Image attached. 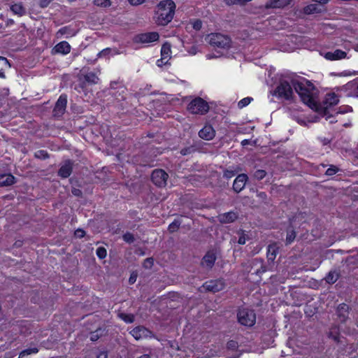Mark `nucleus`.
<instances>
[{
  "label": "nucleus",
  "instance_id": "1",
  "mask_svg": "<svg viewBox=\"0 0 358 358\" xmlns=\"http://www.w3.org/2000/svg\"><path fill=\"white\" fill-rule=\"evenodd\" d=\"M293 87L305 104L313 110H317L315 100L316 90L313 83L305 78H296L295 82L293 83Z\"/></svg>",
  "mask_w": 358,
  "mask_h": 358
},
{
  "label": "nucleus",
  "instance_id": "2",
  "mask_svg": "<svg viewBox=\"0 0 358 358\" xmlns=\"http://www.w3.org/2000/svg\"><path fill=\"white\" fill-rule=\"evenodd\" d=\"M175 10L176 4L173 1H161L155 8L153 20L157 24L165 26L173 20Z\"/></svg>",
  "mask_w": 358,
  "mask_h": 358
},
{
  "label": "nucleus",
  "instance_id": "3",
  "mask_svg": "<svg viewBox=\"0 0 358 358\" xmlns=\"http://www.w3.org/2000/svg\"><path fill=\"white\" fill-rule=\"evenodd\" d=\"M296 78L294 76H285L280 80L273 94L278 99L291 100L294 95L292 86Z\"/></svg>",
  "mask_w": 358,
  "mask_h": 358
},
{
  "label": "nucleus",
  "instance_id": "4",
  "mask_svg": "<svg viewBox=\"0 0 358 358\" xmlns=\"http://www.w3.org/2000/svg\"><path fill=\"white\" fill-rule=\"evenodd\" d=\"M206 41L212 46L227 50L231 47V41L229 37L220 33H212L206 37Z\"/></svg>",
  "mask_w": 358,
  "mask_h": 358
},
{
  "label": "nucleus",
  "instance_id": "5",
  "mask_svg": "<svg viewBox=\"0 0 358 358\" xmlns=\"http://www.w3.org/2000/svg\"><path fill=\"white\" fill-rule=\"evenodd\" d=\"M209 110V106L203 99L197 97L192 100L187 106V110L192 114L203 115Z\"/></svg>",
  "mask_w": 358,
  "mask_h": 358
},
{
  "label": "nucleus",
  "instance_id": "6",
  "mask_svg": "<svg viewBox=\"0 0 358 358\" xmlns=\"http://www.w3.org/2000/svg\"><path fill=\"white\" fill-rule=\"evenodd\" d=\"M238 320L244 326L252 327L256 321V315L253 310L248 308H241L238 313Z\"/></svg>",
  "mask_w": 358,
  "mask_h": 358
},
{
  "label": "nucleus",
  "instance_id": "7",
  "mask_svg": "<svg viewBox=\"0 0 358 358\" xmlns=\"http://www.w3.org/2000/svg\"><path fill=\"white\" fill-rule=\"evenodd\" d=\"M159 36L157 32H147L142 33L136 35L134 37V41L138 43L148 44L152 42L157 41Z\"/></svg>",
  "mask_w": 358,
  "mask_h": 358
},
{
  "label": "nucleus",
  "instance_id": "8",
  "mask_svg": "<svg viewBox=\"0 0 358 358\" xmlns=\"http://www.w3.org/2000/svg\"><path fill=\"white\" fill-rule=\"evenodd\" d=\"M341 91L349 97L358 96V79L349 82L342 87Z\"/></svg>",
  "mask_w": 358,
  "mask_h": 358
},
{
  "label": "nucleus",
  "instance_id": "9",
  "mask_svg": "<svg viewBox=\"0 0 358 358\" xmlns=\"http://www.w3.org/2000/svg\"><path fill=\"white\" fill-rule=\"evenodd\" d=\"M167 178V173L162 169L155 170L152 173V180L159 187H162L166 185Z\"/></svg>",
  "mask_w": 358,
  "mask_h": 358
},
{
  "label": "nucleus",
  "instance_id": "10",
  "mask_svg": "<svg viewBox=\"0 0 358 358\" xmlns=\"http://www.w3.org/2000/svg\"><path fill=\"white\" fill-rule=\"evenodd\" d=\"M130 334L136 341L152 337V333L143 327H135Z\"/></svg>",
  "mask_w": 358,
  "mask_h": 358
},
{
  "label": "nucleus",
  "instance_id": "11",
  "mask_svg": "<svg viewBox=\"0 0 358 358\" xmlns=\"http://www.w3.org/2000/svg\"><path fill=\"white\" fill-rule=\"evenodd\" d=\"M321 55L327 60L335 61L345 59L347 53L341 50H335L334 51H329L321 53Z\"/></svg>",
  "mask_w": 358,
  "mask_h": 358
},
{
  "label": "nucleus",
  "instance_id": "12",
  "mask_svg": "<svg viewBox=\"0 0 358 358\" xmlns=\"http://www.w3.org/2000/svg\"><path fill=\"white\" fill-rule=\"evenodd\" d=\"M171 45L167 43L164 44L161 50V59H158L157 62V65L161 66L167 64L169 59L171 58Z\"/></svg>",
  "mask_w": 358,
  "mask_h": 358
},
{
  "label": "nucleus",
  "instance_id": "13",
  "mask_svg": "<svg viewBox=\"0 0 358 358\" xmlns=\"http://www.w3.org/2000/svg\"><path fill=\"white\" fill-rule=\"evenodd\" d=\"M199 136L206 141L212 140L215 136V130L210 124H206L199 131Z\"/></svg>",
  "mask_w": 358,
  "mask_h": 358
},
{
  "label": "nucleus",
  "instance_id": "14",
  "mask_svg": "<svg viewBox=\"0 0 358 358\" xmlns=\"http://www.w3.org/2000/svg\"><path fill=\"white\" fill-rule=\"evenodd\" d=\"M203 287L206 290L217 292L224 288V284L222 280H215L206 282L203 284Z\"/></svg>",
  "mask_w": 358,
  "mask_h": 358
},
{
  "label": "nucleus",
  "instance_id": "15",
  "mask_svg": "<svg viewBox=\"0 0 358 358\" xmlns=\"http://www.w3.org/2000/svg\"><path fill=\"white\" fill-rule=\"evenodd\" d=\"M67 103V97L66 95H61L58 99L55 108H54V115L55 116H59L64 113Z\"/></svg>",
  "mask_w": 358,
  "mask_h": 358
},
{
  "label": "nucleus",
  "instance_id": "16",
  "mask_svg": "<svg viewBox=\"0 0 358 358\" xmlns=\"http://www.w3.org/2000/svg\"><path fill=\"white\" fill-rule=\"evenodd\" d=\"M248 176L245 174H240L235 179L233 185L234 189L236 192H241L246 184Z\"/></svg>",
  "mask_w": 358,
  "mask_h": 358
},
{
  "label": "nucleus",
  "instance_id": "17",
  "mask_svg": "<svg viewBox=\"0 0 358 358\" xmlns=\"http://www.w3.org/2000/svg\"><path fill=\"white\" fill-rule=\"evenodd\" d=\"M238 218V215L234 211L220 214L217 216L218 220L222 223H231Z\"/></svg>",
  "mask_w": 358,
  "mask_h": 358
},
{
  "label": "nucleus",
  "instance_id": "18",
  "mask_svg": "<svg viewBox=\"0 0 358 358\" xmlns=\"http://www.w3.org/2000/svg\"><path fill=\"white\" fill-rule=\"evenodd\" d=\"M53 50L57 53L66 55L71 51V45L66 41H62L57 44Z\"/></svg>",
  "mask_w": 358,
  "mask_h": 358
},
{
  "label": "nucleus",
  "instance_id": "19",
  "mask_svg": "<svg viewBox=\"0 0 358 358\" xmlns=\"http://www.w3.org/2000/svg\"><path fill=\"white\" fill-rule=\"evenodd\" d=\"M15 182V178L11 174H0V186H9Z\"/></svg>",
  "mask_w": 358,
  "mask_h": 358
},
{
  "label": "nucleus",
  "instance_id": "20",
  "mask_svg": "<svg viewBox=\"0 0 358 358\" xmlns=\"http://www.w3.org/2000/svg\"><path fill=\"white\" fill-rule=\"evenodd\" d=\"M303 13L304 15H312L315 13H320L321 9L319 8V6L314 3H310L307 6H306L302 10Z\"/></svg>",
  "mask_w": 358,
  "mask_h": 358
},
{
  "label": "nucleus",
  "instance_id": "21",
  "mask_svg": "<svg viewBox=\"0 0 358 358\" xmlns=\"http://www.w3.org/2000/svg\"><path fill=\"white\" fill-rule=\"evenodd\" d=\"M288 4L287 0H268L265 5L266 8H280Z\"/></svg>",
  "mask_w": 358,
  "mask_h": 358
},
{
  "label": "nucleus",
  "instance_id": "22",
  "mask_svg": "<svg viewBox=\"0 0 358 358\" xmlns=\"http://www.w3.org/2000/svg\"><path fill=\"white\" fill-rule=\"evenodd\" d=\"M338 101V96L335 93L327 94L325 96L324 103L327 107L336 105Z\"/></svg>",
  "mask_w": 358,
  "mask_h": 358
},
{
  "label": "nucleus",
  "instance_id": "23",
  "mask_svg": "<svg viewBox=\"0 0 358 358\" xmlns=\"http://www.w3.org/2000/svg\"><path fill=\"white\" fill-rule=\"evenodd\" d=\"M201 27L202 22L198 19L191 20L186 25L187 30L194 29L195 31H199Z\"/></svg>",
  "mask_w": 358,
  "mask_h": 358
},
{
  "label": "nucleus",
  "instance_id": "24",
  "mask_svg": "<svg viewBox=\"0 0 358 358\" xmlns=\"http://www.w3.org/2000/svg\"><path fill=\"white\" fill-rule=\"evenodd\" d=\"M71 165L69 162L64 164L59 171V175L62 178H67L71 173Z\"/></svg>",
  "mask_w": 358,
  "mask_h": 358
},
{
  "label": "nucleus",
  "instance_id": "25",
  "mask_svg": "<svg viewBox=\"0 0 358 358\" xmlns=\"http://www.w3.org/2000/svg\"><path fill=\"white\" fill-rule=\"evenodd\" d=\"M215 261V255L213 253L208 252L204 256L202 264L207 267H211L214 264Z\"/></svg>",
  "mask_w": 358,
  "mask_h": 358
},
{
  "label": "nucleus",
  "instance_id": "26",
  "mask_svg": "<svg viewBox=\"0 0 358 358\" xmlns=\"http://www.w3.org/2000/svg\"><path fill=\"white\" fill-rule=\"evenodd\" d=\"M337 311L338 316L342 320H344L348 314V306L345 303H342L338 306Z\"/></svg>",
  "mask_w": 358,
  "mask_h": 358
},
{
  "label": "nucleus",
  "instance_id": "27",
  "mask_svg": "<svg viewBox=\"0 0 358 358\" xmlns=\"http://www.w3.org/2000/svg\"><path fill=\"white\" fill-rule=\"evenodd\" d=\"M10 10L14 14L22 16L25 13V9L21 3H15L10 7Z\"/></svg>",
  "mask_w": 358,
  "mask_h": 358
},
{
  "label": "nucleus",
  "instance_id": "28",
  "mask_svg": "<svg viewBox=\"0 0 358 358\" xmlns=\"http://www.w3.org/2000/svg\"><path fill=\"white\" fill-rule=\"evenodd\" d=\"M10 65L6 58L0 56V77H4V71L9 68Z\"/></svg>",
  "mask_w": 358,
  "mask_h": 358
},
{
  "label": "nucleus",
  "instance_id": "29",
  "mask_svg": "<svg viewBox=\"0 0 358 358\" xmlns=\"http://www.w3.org/2000/svg\"><path fill=\"white\" fill-rule=\"evenodd\" d=\"M85 80L90 84H96L99 81V78L93 73H89L85 76Z\"/></svg>",
  "mask_w": 358,
  "mask_h": 358
},
{
  "label": "nucleus",
  "instance_id": "30",
  "mask_svg": "<svg viewBox=\"0 0 358 358\" xmlns=\"http://www.w3.org/2000/svg\"><path fill=\"white\" fill-rule=\"evenodd\" d=\"M119 317L124 321L126 323H132L134 320V317L131 314H127L121 313L118 314Z\"/></svg>",
  "mask_w": 358,
  "mask_h": 358
},
{
  "label": "nucleus",
  "instance_id": "31",
  "mask_svg": "<svg viewBox=\"0 0 358 358\" xmlns=\"http://www.w3.org/2000/svg\"><path fill=\"white\" fill-rule=\"evenodd\" d=\"M186 50L190 55H195L196 53L201 52V47L199 45H192L189 47H185Z\"/></svg>",
  "mask_w": 358,
  "mask_h": 358
},
{
  "label": "nucleus",
  "instance_id": "32",
  "mask_svg": "<svg viewBox=\"0 0 358 358\" xmlns=\"http://www.w3.org/2000/svg\"><path fill=\"white\" fill-rule=\"evenodd\" d=\"M252 99H253L252 97H250V96L245 97V98L242 99L238 103V108H243L247 106L248 105H249L251 103Z\"/></svg>",
  "mask_w": 358,
  "mask_h": 358
},
{
  "label": "nucleus",
  "instance_id": "33",
  "mask_svg": "<svg viewBox=\"0 0 358 358\" xmlns=\"http://www.w3.org/2000/svg\"><path fill=\"white\" fill-rule=\"evenodd\" d=\"M38 351V350L36 348H31L26 349L20 353L19 358H24V357L26 355L37 353Z\"/></svg>",
  "mask_w": 358,
  "mask_h": 358
},
{
  "label": "nucleus",
  "instance_id": "34",
  "mask_svg": "<svg viewBox=\"0 0 358 358\" xmlns=\"http://www.w3.org/2000/svg\"><path fill=\"white\" fill-rule=\"evenodd\" d=\"M103 330L101 329H97L91 334L90 340L92 341H97L103 335Z\"/></svg>",
  "mask_w": 358,
  "mask_h": 358
},
{
  "label": "nucleus",
  "instance_id": "35",
  "mask_svg": "<svg viewBox=\"0 0 358 358\" xmlns=\"http://www.w3.org/2000/svg\"><path fill=\"white\" fill-rule=\"evenodd\" d=\"M275 245H269L268 248V257L269 259H274L275 257Z\"/></svg>",
  "mask_w": 358,
  "mask_h": 358
},
{
  "label": "nucleus",
  "instance_id": "36",
  "mask_svg": "<svg viewBox=\"0 0 358 358\" xmlns=\"http://www.w3.org/2000/svg\"><path fill=\"white\" fill-rule=\"evenodd\" d=\"M94 3L98 6L108 7L110 5V0H94Z\"/></svg>",
  "mask_w": 358,
  "mask_h": 358
},
{
  "label": "nucleus",
  "instance_id": "37",
  "mask_svg": "<svg viewBox=\"0 0 358 358\" xmlns=\"http://www.w3.org/2000/svg\"><path fill=\"white\" fill-rule=\"evenodd\" d=\"M96 255L100 259H103L106 257L107 252L106 250L103 247H99L96 249Z\"/></svg>",
  "mask_w": 358,
  "mask_h": 358
},
{
  "label": "nucleus",
  "instance_id": "38",
  "mask_svg": "<svg viewBox=\"0 0 358 358\" xmlns=\"http://www.w3.org/2000/svg\"><path fill=\"white\" fill-rule=\"evenodd\" d=\"M332 75L339 77H348V76H352L355 75V73L354 71H351L349 70L343 71L339 73H332Z\"/></svg>",
  "mask_w": 358,
  "mask_h": 358
},
{
  "label": "nucleus",
  "instance_id": "39",
  "mask_svg": "<svg viewBox=\"0 0 358 358\" xmlns=\"http://www.w3.org/2000/svg\"><path fill=\"white\" fill-rule=\"evenodd\" d=\"M180 222L178 220H175L172 223H171L169 226V230L171 232H174L179 228L180 226Z\"/></svg>",
  "mask_w": 358,
  "mask_h": 358
},
{
  "label": "nucleus",
  "instance_id": "40",
  "mask_svg": "<svg viewBox=\"0 0 358 358\" xmlns=\"http://www.w3.org/2000/svg\"><path fill=\"white\" fill-rule=\"evenodd\" d=\"M296 234L293 230L287 232L286 241L287 243H291L295 238Z\"/></svg>",
  "mask_w": 358,
  "mask_h": 358
},
{
  "label": "nucleus",
  "instance_id": "41",
  "mask_svg": "<svg viewBox=\"0 0 358 358\" xmlns=\"http://www.w3.org/2000/svg\"><path fill=\"white\" fill-rule=\"evenodd\" d=\"M337 279V275L334 273H329L326 278V280L329 283H334Z\"/></svg>",
  "mask_w": 358,
  "mask_h": 358
},
{
  "label": "nucleus",
  "instance_id": "42",
  "mask_svg": "<svg viewBox=\"0 0 358 358\" xmlns=\"http://www.w3.org/2000/svg\"><path fill=\"white\" fill-rule=\"evenodd\" d=\"M35 157L40 159H45L48 157V153L45 150H38L35 152Z\"/></svg>",
  "mask_w": 358,
  "mask_h": 358
},
{
  "label": "nucleus",
  "instance_id": "43",
  "mask_svg": "<svg viewBox=\"0 0 358 358\" xmlns=\"http://www.w3.org/2000/svg\"><path fill=\"white\" fill-rule=\"evenodd\" d=\"M338 171V169L334 166H331L326 171V175L327 176H333Z\"/></svg>",
  "mask_w": 358,
  "mask_h": 358
},
{
  "label": "nucleus",
  "instance_id": "44",
  "mask_svg": "<svg viewBox=\"0 0 358 358\" xmlns=\"http://www.w3.org/2000/svg\"><path fill=\"white\" fill-rule=\"evenodd\" d=\"M265 176H266V172L263 170H257L255 173V177L258 180H261V179L264 178L265 177Z\"/></svg>",
  "mask_w": 358,
  "mask_h": 358
},
{
  "label": "nucleus",
  "instance_id": "45",
  "mask_svg": "<svg viewBox=\"0 0 358 358\" xmlns=\"http://www.w3.org/2000/svg\"><path fill=\"white\" fill-rule=\"evenodd\" d=\"M123 239L127 243H132L134 240V236L130 233H127L123 236Z\"/></svg>",
  "mask_w": 358,
  "mask_h": 358
},
{
  "label": "nucleus",
  "instance_id": "46",
  "mask_svg": "<svg viewBox=\"0 0 358 358\" xmlns=\"http://www.w3.org/2000/svg\"><path fill=\"white\" fill-rule=\"evenodd\" d=\"M153 265V259L152 258H148L144 261L143 266L146 268H150Z\"/></svg>",
  "mask_w": 358,
  "mask_h": 358
},
{
  "label": "nucleus",
  "instance_id": "47",
  "mask_svg": "<svg viewBox=\"0 0 358 358\" xmlns=\"http://www.w3.org/2000/svg\"><path fill=\"white\" fill-rule=\"evenodd\" d=\"M74 234L77 238H83L85 235V232L84 230L78 229L75 231Z\"/></svg>",
  "mask_w": 358,
  "mask_h": 358
},
{
  "label": "nucleus",
  "instance_id": "48",
  "mask_svg": "<svg viewBox=\"0 0 358 358\" xmlns=\"http://www.w3.org/2000/svg\"><path fill=\"white\" fill-rule=\"evenodd\" d=\"M238 243L241 245H244L246 243V237L244 233H242L239 236Z\"/></svg>",
  "mask_w": 358,
  "mask_h": 358
},
{
  "label": "nucleus",
  "instance_id": "49",
  "mask_svg": "<svg viewBox=\"0 0 358 358\" xmlns=\"http://www.w3.org/2000/svg\"><path fill=\"white\" fill-rule=\"evenodd\" d=\"M145 0H129V2L133 6H138L144 3Z\"/></svg>",
  "mask_w": 358,
  "mask_h": 358
},
{
  "label": "nucleus",
  "instance_id": "50",
  "mask_svg": "<svg viewBox=\"0 0 358 358\" xmlns=\"http://www.w3.org/2000/svg\"><path fill=\"white\" fill-rule=\"evenodd\" d=\"M225 3L229 6L239 4L238 0H224Z\"/></svg>",
  "mask_w": 358,
  "mask_h": 358
},
{
  "label": "nucleus",
  "instance_id": "51",
  "mask_svg": "<svg viewBox=\"0 0 358 358\" xmlns=\"http://www.w3.org/2000/svg\"><path fill=\"white\" fill-rule=\"evenodd\" d=\"M312 1L313 2H315V3H317L320 4V5H322V6L326 5V4H327L330 1V0H312Z\"/></svg>",
  "mask_w": 358,
  "mask_h": 358
},
{
  "label": "nucleus",
  "instance_id": "52",
  "mask_svg": "<svg viewBox=\"0 0 358 358\" xmlns=\"http://www.w3.org/2000/svg\"><path fill=\"white\" fill-rule=\"evenodd\" d=\"M136 275L134 274V273L131 274L130 278H129V282L131 284H133V283H134L136 282Z\"/></svg>",
  "mask_w": 358,
  "mask_h": 358
},
{
  "label": "nucleus",
  "instance_id": "53",
  "mask_svg": "<svg viewBox=\"0 0 358 358\" xmlns=\"http://www.w3.org/2000/svg\"><path fill=\"white\" fill-rule=\"evenodd\" d=\"M97 358H108V355L106 352H101L98 354Z\"/></svg>",
  "mask_w": 358,
  "mask_h": 358
},
{
  "label": "nucleus",
  "instance_id": "54",
  "mask_svg": "<svg viewBox=\"0 0 358 358\" xmlns=\"http://www.w3.org/2000/svg\"><path fill=\"white\" fill-rule=\"evenodd\" d=\"M50 1L51 0H41L40 3H41V7H46Z\"/></svg>",
  "mask_w": 358,
  "mask_h": 358
},
{
  "label": "nucleus",
  "instance_id": "55",
  "mask_svg": "<svg viewBox=\"0 0 358 358\" xmlns=\"http://www.w3.org/2000/svg\"><path fill=\"white\" fill-rule=\"evenodd\" d=\"M234 175V174L231 171H226L224 172V176L227 178H231Z\"/></svg>",
  "mask_w": 358,
  "mask_h": 358
},
{
  "label": "nucleus",
  "instance_id": "56",
  "mask_svg": "<svg viewBox=\"0 0 358 358\" xmlns=\"http://www.w3.org/2000/svg\"><path fill=\"white\" fill-rule=\"evenodd\" d=\"M110 51V49H105V50H102V51L99 53V55H100V56L105 55H106L107 53H108Z\"/></svg>",
  "mask_w": 358,
  "mask_h": 358
},
{
  "label": "nucleus",
  "instance_id": "57",
  "mask_svg": "<svg viewBox=\"0 0 358 358\" xmlns=\"http://www.w3.org/2000/svg\"><path fill=\"white\" fill-rule=\"evenodd\" d=\"M252 0H238L239 5H245L246 3L251 1Z\"/></svg>",
  "mask_w": 358,
  "mask_h": 358
},
{
  "label": "nucleus",
  "instance_id": "58",
  "mask_svg": "<svg viewBox=\"0 0 358 358\" xmlns=\"http://www.w3.org/2000/svg\"><path fill=\"white\" fill-rule=\"evenodd\" d=\"M328 119H329V122H330V123H333V122H336V120H335V118H334V117H331V116H327V117H326V120H328Z\"/></svg>",
  "mask_w": 358,
  "mask_h": 358
},
{
  "label": "nucleus",
  "instance_id": "59",
  "mask_svg": "<svg viewBox=\"0 0 358 358\" xmlns=\"http://www.w3.org/2000/svg\"><path fill=\"white\" fill-rule=\"evenodd\" d=\"M298 122H299V124H301V125H306V124H307L306 121H304V120H301V119H299V120H298Z\"/></svg>",
  "mask_w": 358,
  "mask_h": 358
},
{
  "label": "nucleus",
  "instance_id": "60",
  "mask_svg": "<svg viewBox=\"0 0 358 358\" xmlns=\"http://www.w3.org/2000/svg\"><path fill=\"white\" fill-rule=\"evenodd\" d=\"M206 57L207 59H211L214 58L215 57L210 54H208V55H206Z\"/></svg>",
  "mask_w": 358,
  "mask_h": 358
},
{
  "label": "nucleus",
  "instance_id": "61",
  "mask_svg": "<svg viewBox=\"0 0 358 358\" xmlns=\"http://www.w3.org/2000/svg\"><path fill=\"white\" fill-rule=\"evenodd\" d=\"M248 142H249V141H248V140L245 139V140H243V141L241 142V144H242L243 145H247V144L248 143Z\"/></svg>",
  "mask_w": 358,
  "mask_h": 358
},
{
  "label": "nucleus",
  "instance_id": "62",
  "mask_svg": "<svg viewBox=\"0 0 358 358\" xmlns=\"http://www.w3.org/2000/svg\"><path fill=\"white\" fill-rule=\"evenodd\" d=\"M317 117H315L313 119L309 120L308 122H317Z\"/></svg>",
  "mask_w": 358,
  "mask_h": 358
},
{
  "label": "nucleus",
  "instance_id": "63",
  "mask_svg": "<svg viewBox=\"0 0 358 358\" xmlns=\"http://www.w3.org/2000/svg\"><path fill=\"white\" fill-rule=\"evenodd\" d=\"M138 358H150V357L148 355H143Z\"/></svg>",
  "mask_w": 358,
  "mask_h": 358
},
{
  "label": "nucleus",
  "instance_id": "64",
  "mask_svg": "<svg viewBox=\"0 0 358 358\" xmlns=\"http://www.w3.org/2000/svg\"><path fill=\"white\" fill-rule=\"evenodd\" d=\"M354 49L358 52V43L355 45Z\"/></svg>",
  "mask_w": 358,
  "mask_h": 358
}]
</instances>
